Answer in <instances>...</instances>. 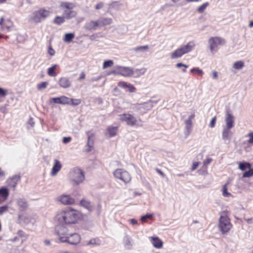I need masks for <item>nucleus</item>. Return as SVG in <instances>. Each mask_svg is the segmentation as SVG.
<instances>
[{
	"label": "nucleus",
	"instance_id": "f257e3e1",
	"mask_svg": "<svg viewBox=\"0 0 253 253\" xmlns=\"http://www.w3.org/2000/svg\"><path fill=\"white\" fill-rule=\"evenodd\" d=\"M78 218V211L71 208H67L56 213L54 220L61 225L56 227V233L60 242L67 243L71 245H76L80 242L81 238L79 234L69 232L66 227L62 226L74 224Z\"/></svg>",
	"mask_w": 253,
	"mask_h": 253
},
{
	"label": "nucleus",
	"instance_id": "f03ea898",
	"mask_svg": "<svg viewBox=\"0 0 253 253\" xmlns=\"http://www.w3.org/2000/svg\"><path fill=\"white\" fill-rule=\"evenodd\" d=\"M220 217L218 220L219 230L223 234L228 233L232 227L230 218L226 211H223L220 213Z\"/></svg>",
	"mask_w": 253,
	"mask_h": 253
},
{
	"label": "nucleus",
	"instance_id": "7ed1b4c3",
	"mask_svg": "<svg viewBox=\"0 0 253 253\" xmlns=\"http://www.w3.org/2000/svg\"><path fill=\"white\" fill-rule=\"evenodd\" d=\"M74 3L68 1H62L60 2L59 8L63 11V16L67 19L76 17L77 12L73 9L75 7Z\"/></svg>",
	"mask_w": 253,
	"mask_h": 253
},
{
	"label": "nucleus",
	"instance_id": "20e7f679",
	"mask_svg": "<svg viewBox=\"0 0 253 253\" xmlns=\"http://www.w3.org/2000/svg\"><path fill=\"white\" fill-rule=\"evenodd\" d=\"M69 178L73 185H78L84 180V172L78 168H75L70 170Z\"/></svg>",
	"mask_w": 253,
	"mask_h": 253
},
{
	"label": "nucleus",
	"instance_id": "39448f33",
	"mask_svg": "<svg viewBox=\"0 0 253 253\" xmlns=\"http://www.w3.org/2000/svg\"><path fill=\"white\" fill-rule=\"evenodd\" d=\"M194 46L195 44L193 42H190L186 44L182 45L170 53V58L171 59L180 58L184 54L192 51Z\"/></svg>",
	"mask_w": 253,
	"mask_h": 253
},
{
	"label": "nucleus",
	"instance_id": "423d86ee",
	"mask_svg": "<svg viewBox=\"0 0 253 253\" xmlns=\"http://www.w3.org/2000/svg\"><path fill=\"white\" fill-rule=\"evenodd\" d=\"M111 74L120 75L125 77H129L133 76L134 75V71L132 68L119 66H117L116 70L112 71Z\"/></svg>",
	"mask_w": 253,
	"mask_h": 253
},
{
	"label": "nucleus",
	"instance_id": "0eeeda50",
	"mask_svg": "<svg viewBox=\"0 0 253 253\" xmlns=\"http://www.w3.org/2000/svg\"><path fill=\"white\" fill-rule=\"evenodd\" d=\"M119 120L130 126H139L138 120L132 114L124 113L119 115Z\"/></svg>",
	"mask_w": 253,
	"mask_h": 253
},
{
	"label": "nucleus",
	"instance_id": "6e6552de",
	"mask_svg": "<svg viewBox=\"0 0 253 253\" xmlns=\"http://www.w3.org/2000/svg\"><path fill=\"white\" fill-rule=\"evenodd\" d=\"M113 174L115 178L121 180L126 183L129 182L131 179L130 174L122 169H116Z\"/></svg>",
	"mask_w": 253,
	"mask_h": 253
},
{
	"label": "nucleus",
	"instance_id": "1a4fd4ad",
	"mask_svg": "<svg viewBox=\"0 0 253 253\" xmlns=\"http://www.w3.org/2000/svg\"><path fill=\"white\" fill-rule=\"evenodd\" d=\"M50 13L48 10L41 9L33 13L32 19L36 23H40L47 17Z\"/></svg>",
	"mask_w": 253,
	"mask_h": 253
},
{
	"label": "nucleus",
	"instance_id": "9d476101",
	"mask_svg": "<svg viewBox=\"0 0 253 253\" xmlns=\"http://www.w3.org/2000/svg\"><path fill=\"white\" fill-rule=\"evenodd\" d=\"M225 41L223 39L219 37L211 38L209 40V43L210 45V49L212 53L216 52L217 50L218 46L219 45H222L224 44Z\"/></svg>",
	"mask_w": 253,
	"mask_h": 253
},
{
	"label": "nucleus",
	"instance_id": "9b49d317",
	"mask_svg": "<svg viewBox=\"0 0 253 253\" xmlns=\"http://www.w3.org/2000/svg\"><path fill=\"white\" fill-rule=\"evenodd\" d=\"M231 128L224 127L222 132V139L224 140L225 143L229 144L231 140L233 132L231 130Z\"/></svg>",
	"mask_w": 253,
	"mask_h": 253
},
{
	"label": "nucleus",
	"instance_id": "f8f14e48",
	"mask_svg": "<svg viewBox=\"0 0 253 253\" xmlns=\"http://www.w3.org/2000/svg\"><path fill=\"white\" fill-rule=\"evenodd\" d=\"M57 200L63 205H72L74 204V199L69 195H62L57 197Z\"/></svg>",
	"mask_w": 253,
	"mask_h": 253
},
{
	"label": "nucleus",
	"instance_id": "ddd939ff",
	"mask_svg": "<svg viewBox=\"0 0 253 253\" xmlns=\"http://www.w3.org/2000/svg\"><path fill=\"white\" fill-rule=\"evenodd\" d=\"M20 179L21 176L19 174L14 175L9 177L6 180V183L9 186L13 188V189L15 190Z\"/></svg>",
	"mask_w": 253,
	"mask_h": 253
},
{
	"label": "nucleus",
	"instance_id": "4468645a",
	"mask_svg": "<svg viewBox=\"0 0 253 253\" xmlns=\"http://www.w3.org/2000/svg\"><path fill=\"white\" fill-rule=\"evenodd\" d=\"M225 128H232L233 127L234 124V117L229 111L226 112L225 118Z\"/></svg>",
	"mask_w": 253,
	"mask_h": 253
},
{
	"label": "nucleus",
	"instance_id": "2eb2a0df",
	"mask_svg": "<svg viewBox=\"0 0 253 253\" xmlns=\"http://www.w3.org/2000/svg\"><path fill=\"white\" fill-rule=\"evenodd\" d=\"M152 102L150 101L141 104H138L136 106V109L140 110L142 113H145L147 111L150 110L153 107Z\"/></svg>",
	"mask_w": 253,
	"mask_h": 253
},
{
	"label": "nucleus",
	"instance_id": "dca6fc26",
	"mask_svg": "<svg viewBox=\"0 0 253 253\" xmlns=\"http://www.w3.org/2000/svg\"><path fill=\"white\" fill-rule=\"evenodd\" d=\"M98 27L99 26L97 20H90L85 24L84 28L87 31H92L96 30Z\"/></svg>",
	"mask_w": 253,
	"mask_h": 253
},
{
	"label": "nucleus",
	"instance_id": "f3484780",
	"mask_svg": "<svg viewBox=\"0 0 253 253\" xmlns=\"http://www.w3.org/2000/svg\"><path fill=\"white\" fill-rule=\"evenodd\" d=\"M59 85L63 88H67L71 86V82L69 79L65 77H62L59 79Z\"/></svg>",
	"mask_w": 253,
	"mask_h": 253
},
{
	"label": "nucleus",
	"instance_id": "a211bd4d",
	"mask_svg": "<svg viewBox=\"0 0 253 253\" xmlns=\"http://www.w3.org/2000/svg\"><path fill=\"white\" fill-rule=\"evenodd\" d=\"M62 168V165L60 162L57 159L54 161V164L51 171V176H55L57 173Z\"/></svg>",
	"mask_w": 253,
	"mask_h": 253
},
{
	"label": "nucleus",
	"instance_id": "6ab92c4d",
	"mask_svg": "<svg viewBox=\"0 0 253 253\" xmlns=\"http://www.w3.org/2000/svg\"><path fill=\"white\" fill-rule=\"evenodd\" d=\"M68 100L69 99L68 97L65 96H62L60 97L52 98L51 99V101H53L54 103L66 104L70 103Z\"/></svg>",
	"mask_w": 253,
	"mask_h": 253
},
{
	"label": "nucleus",
	"instance_id": "aec40b11",
	"mask_svg": "<svg viewBox=\"0 0 253 253\" xmlns=\"http://www.w3.org/2000/svg\"><path fill=\"white\" fill-rule=\"evenodd\" d=\"M151 243L155 248L161 249L163 247V242L157 237H151Z\"/></svg>",
	"mask_w": 253,
	"mask_h": 253
},
{
	"label": "nucleus",
	"instance_id": "412c9836",
	"mask_svg": "<svg viewBox=\"0 0 253 253\" xmlns=\"http://www.w3.org/2000/svg\"><path fill=\"white\" fill-rule=\"evenodd\" d=\"M97 22L99 27H103L110 24L112 22L111 18H101L98 19Z\"/></svg>",
	"mask_w": 253,
	"mask_h": 253
},
{
	"label": "nucleus",
	"instance_id": "4be33fe9",
	"mask_svg": "<svg viewBox=\"0 0 253 253\" xmlns=\"http://www.w3.org/2000/svg\"><path fill=\"white\" fill-rule=\"evenodd\" d=\"M81 205L89 211H91L93 209V206L91 202L88 200L83 199L80 202Z\"/></svg>",
	"mask_w": 253,
	"mask_h": 253
},
{
	"label": "nucleus",
	"instance_id": "5701e85b",
	"mask_svg": "<svg viewBox=\"0 0 253 253\" xmlns=\"http://www.w3.org/2000/svg\"><path fill=\"white\" fill-rule=\"evenodd\" d=\"M185 134L186 136H188L190 133L192 128V122L190 120H186L185 121Z\"/></svg>",
	"mask_w": 253,
	"mask_h": 253
},
{
	"label": "nucleus",
	"instance_id": "b1692460",
	"mask_svg": "<svg viewBox=\"0 0 253 253\" xmlns=\"http://www.w3.org/2000/svg\"><path fill=\"white\" fill-rule=\"evenodd\" d=\"M17 205L19 206L20 208L22 209H25L28 207V204L26 200L23 198H18L16 200Z\"/></svg>",
	"mask_w": 253,
	"mask_h": 253
},
{
	"label": "nucleus",
	"instance_id": "393cba45",
	"mask_svg": "<svg viewBox=\"0 0 253 253\" xmlns=\"http://www.w3.org/2000/svg\"><path fill=\"white\" fill-rule=\"evenodd\" d=\"M118 127L110 126L107 128V133L110 137H113L117 135Z\"/></svg>",
	"mask_w": 253,
	"mask_h": 253
},
{
	"label": "nucleus",
	"instance_id": "a878e982",
	"mask_svg": "<svg viewBox=\"0 0 253 253\" xmlns=\"http://www.w3.org/2000/svg\"><path fill=\"white\" fill-rule=\"evenodd\" d=\"M75 37V34L72 33H66L63 39V41L67 43H70Z\"/></svg>",
	"mask_w": 253,
	"mask_h": 253
},
{
	"label": "nucleus",
	"instance_id": "bb28decb",
	"mask_svg": "<svg viewBox=\"0 0 253 253\" xmlns=\"http://www.w3.org/2000/svg\"><path fill=\"white\" fill-rule=\"evenodd\" d=\"M57 67V65L56 64L53 65L51 67L49 68L47 70V74L49 76L51 77H55L57 75V74L55 72V70L56 69Z\"/></svg>",
	"mask_w": 253,
	"mask_h": 253
},
{
	"label": "nucleus",
	"instance_id": "cd10ccee",
	"mask_svg": "<svg viewBox=\"0 0 253 253\" xmlns=\"http://www.w3.org/2000/svg\"><path fill=\"white\" fill-rule=\"evenodd\" d=\"M134 75L133 76L135 78H138L145 74L146 71V69L144 68L137 69L136 70H134Z\"/></svg>",
	"mask_w": 253,
	"mask_h": 253
},
{
	"label": "nucleus",
	"instance_id": "c85d7f7f",
	"mask_svg": "<svg viewBox=\"0 0 253 253\" xmlns=\"http://www.w3.org/2000/svg\"><path fill=\"white\" fill-rule=\"evenodd\" d=\"M124 241L125 247L127 249H131L132 246L131 239L128 237H126L124 239Z\"/></svg>",
	"mask_w": 253,
	"mask_h": 253
},
{
	"label": "nucleus",
	"instance_id": "c756f323",
	"mask_svg": "<svg viewBox=\"0 0 253 253\" xmlns=\"http://www.w3.org/2000/svg\"><path fill=\"white\" fill-rule=\"evenodd\" d=\"M66 18L63 16H56L54 19V22L57 25H61L65 22Z\"/></svg>",
	"mask_w": 253,
	"mask_h": 253
},
{
	"label": "nucleus",
	"instance_id": "7c9ffc66",
	"mask_svg": "<svg viewBox=\"0 0 253 253\" xmlns=\"http://www.w3.org/2000/svg\"><path fill=\"white\" fill-rule=\"evenodd\" d=\"M251 165L249 163H240L239 165V169L242 170H245L247 169H250Z\"/></svg>",
	"mask_w": 253,
	"mask_h": 253
},
{
	"label": "nucleus",
	"instance_id": "2f4dec72",
	"mask_svg": "<svg viewBox=\"0 0 253 253\" xmlns=\"http://www.w3.org/2000/svg\"><path fill=\"white\" fill-rule=\"evenodd\" d=\"M222 195L225 197H229L232 196L231 194L227 191V184H225L222 187Z\"/></svg>",
	"mask_w": 253,
	"mask_h": 253
},
{
	"label": "nucleus",
	"instance_id": "473e14b6",
	"mask_svg": "<svg viewBox=\"0 0 253 253\" xmlns=\"http://www.w3.org/2000/svg\"><path fill=\"white\" fill-rule=\"evenodd\" d=\"M93 141L91 139V137L90 136H88V140L87 143V146L88 148H86V151L87 152H90L93 147Z\"/></svg>",
	"mask_w": 253,
	"mask_h": 253
},
{
	"label": "nucleus",
	"instance_id": "72a5a7b5",
	"mask_svg": "<svg viewBox=\"0 0 253 253\" xmlns=\"http://www.w3.org/2000/svg\"><path fill=\"white\" fill-rule=\"evenodd\" d=\"M48 84V83L46 82H42L37 84V87L39 90H42L46 88Z\"/></svg>",
	"mask_w": 253,
	"mask_h": 253
},
{
	"label": "nucleus",
	"instance_id": "f704fd0d",
	"mask_svg": "<svg viewBox=\"0 0 253 253\" xmlns=\"http://www.w3.org/2000/svg\"><path fill=\"white\" fill-rule=\"evenodd\" d=\"M244 66V63L241 61H237L234 63L233 68L235 69L240 70Z\"/></svg>",
	"mask_w": 253,
	"mask_h": 253
},
{
	"label": "nucleus",
	"instance_id": "c9c22d12",
	"mask_svg": "<svg viewBox=\"0 0 253 253\" xmlns=\"http://www.w3.org/2000/svg\"><path fill=\"white\" fill-rule=\"evenodd\" d=\"M153 217V214L152 213H147L144 215H143L141 217V221L142 222L144 223L146 222V220L147 219H151Z\"/></svg>",
	"mask_w": 253,
	"mask_h": 253
},
{
	"label": "nucleus",
	"instance_id": "e433bc0d",
	"mask_svg": "<svg viewBox=\"0 0 253 253\" xmlns=\"http://www.w3.org/2000/svg\"><path fill=\"white\" fill-rule=\"evenodd\" d=\"M209 3L208 2H205L203 3L197 9L198 12L200 13H202L205 10V9L209 6Z\"/></svg>",
	"mask_w": 253,
	"mask_h": 253
},
{
	"label": "nucleus",
	"instance_id": "4c0bfd02",
	"mask_svg": "<svg viewBox=\"0 0 253 253\" xmlns=\"http://www.w3.org/2000/svg\"><path fill=\"white\" fill-rule=\"evenodd\" d=\"M149 48L148 45H144V46H140L135 47L134 49V50L136 52H143L144 51L147 50Z\"/></svg>",
	"mask_w": 253,
	"mask_h": 253
},
{
	"label": "nucleus",
	"instance_id": "58836bf2",
	"mask_svg": "<svg viewBox=\"0 0 253 253\" xmlns=\"http://www.w3.org/2000/svg\"><path fill=\"white\" fill-rule=\"evenodd\" d=\"M114 64V62L111 60H107L104 62L103 64V69H105L107 68L112 66Z\"/></svg>",
	"mask_w": 253,
	"mask_h": 253
},
{
	"label": "nucleus",
	"instance_id": "ea45409f",
	"mask_svg": "<svg viewBox=\"0 0 253 253\" xmlns=\"http://www.w3.org/2000/svg\"><path fill=\"white\" fill-rule=\"evenodd\" d=\"M100 243V241L99 239L98 238L96 239H91L88 243L87 245H98Z\"/></svg>",
	"mask_w": 253,
	"mask_h": 253
},
{
	"label": "nucleus",
	"instance_id": "a19ab883",
	"mask_svg": "<svg viewBox=\"0 0 253 253\" xmlns=\"http://www.w3.org/2000/svg\"><path fill=\"white\" fill-rule=\"evenodd\" d=\"M249 170L243 173V177H249L253 175V169H249Z\"/></svg>",
	"mask_w": 253,
	"mask_h": 253
},
{
	"label": "nucleus",
	"instance_id": "79ce46f5",
	"mask_svg": "<svg viewBox=\"0 0 253 253\" xmlns=\"http://www.w3.org/2000/svg\"><path fill=\"white\" fill-rule=\"evenodd\" d=\"M129 84L127 83L126 82L121 81L118 83V86L120 87L123 88H126L128 86Z\"/></svg>",
	"mask_w": 253,
	"mask_h": 253
},
{
	"label": "nucleus",
	"instance_id": "37998d69",
	"mask_svg": "<svg viewBox=\"0 0 253 253\" xmlns=\"http://www.w3.org/2000/svg\"><path fill=\"white\" fill-rule=\"evenodd\" d=\"M47 52L50 56H53L55 54V51L52 47L51 44H49L47 47Z\"/></svg>",
	"mask_w": 253,
	"mask_h": 253
},
{
	"label": "nucleus",
	"instance_id": "c03bdc74",
	"mask_svg": "<svg viewBox=\"0 0 253 253\" xmlns=\"http://www.w3.org/2000/svg\"><path fill=\"white\" fill-rule=\"evenodd\" d=\"M8 207L6 205L0 207V215L7 211Z\"/></svg>",
	"mask_w": 253,
	"mask_h": 253
},
{
	"label": "nucleus",
	"instance_id": "a18cd8bd",
	"mask_svg": "<svg viewBox=\"0 0 253 253\" xmlns=\"http://www.w3.org/2000/svg\"><path fill=\"white\" fill-rule=\"evenodd\" d=\"M7 94V90L0 87V96L5 97Z\"/></svg>",
	"mask_w": 253,
	"mask_h": 253
},
{
	"label": "nucleus",
	"instance_id": "49530a36",
	"mask_svg": "<svg viewBox=\"0 0 253 253\" xmlns=\"http://www.w3.org/2000/svg\"><path fill=\"white\" fill-rule=\"evenodd\" d=\"M191 72H196L198 73L199 75H202L203 74V72L202 70L198 68H194L191 70Z\"/></svg>",
	"mask_w": 253,
	"mask_h": 253
},
{
	"label": "nucleus",
	"instance_id": "de8ad7c7",
	"mask_svg": "<svg viewBox=\"0 0 253 253\" xmlns=\"http://www.w3.org/2000/svg\"><path fill=\"white\" fill-rule=\"evenodd\" d=\"M247 136H250V139L248 140L249 143L253 144V132L249 133Z\"/></svg>",
	"mask_w": 253,
	"mask_h": 253
},
{
	"label": "nucleus",
	"instance_id": "09e8293b",
	"mask_svg": "<svg viewBox=\"0 0 253 253\" xmlns=\"http://www.w3.org/2000/svg\"><path fill=\"white\" fill-rule=\"evenodd\" d=\"M127 88L128 89V91L129 92L132 93L135 92V87L131 84H129L128 85V86L127 87Z\"/></svg>",
	"mask_w": 253,
	"mask_h": 253
},
{
	"label": "nucleus",
	"instance_id": "8fccbe9b",
	"mask_svg": "<svg viewBox=\"0 0 253 253\" xmlns=\"http://www.w3.org/2000/svg\"><path fill=\"white\" fill-rule=\"evenodd\" d=\"M71 101H72V103L71 104L72 105H79V104H80L81 103V100L80 99H71Z\"/></svg>",
	"mask_w": 253,
	"mask_h": 253
},
{
	"label": "nucleus",
	"instance_id": "3c124183",
	"mask_svg": "<svg viewBox=\"0 0 253 253\" xmlns=\"http://www.w3.org/2000/svg\"><path fill=\"white\" fill-rule=\"evenodd\" d=\"M215 122H216V117H214L212 119V120L210 123V126L211 128L214 127L215 125Z\"/></svg>",
	"mask_w": 253,
	"mask_h": 253
},
{
	"label": "nucleus",
	"instance_id": "603ef678",
	"mask_svg": "<svg viewBox=\"0 0 253 253\" xmlns=\"http://www.w3.org/2000/svg\"><path fill=\"white\" fill-rule=\"evenodd\" d=\"M103 6L104 3L103 2H99L95 5V8L97 10H98L103 8Z\"/></svg>",
	"mask_w": 253,
	"mask_h": 253
},
{
	"label": "nucleus",
	"instance_id": "864d4df0",
	"mask_svg": "<svg viewBox=\"0 0 253 253\" xmlns=\"http://www.w3.org/2000/svg\"><path fill=\"white\" fill-rule=\"evenodd\" d=\"M176 67L177 68H180L182 67H183L185 68H187L188 67V65H187L186 64H184L182 63H178L176 64Z\"/></svg>",
	"mask_w": 253,
	"mask_h": 253
},
{
	"label": "nucleus",
	"instance_id": "5fc2aeb1",
	"mask_svg": "<svg viewBox=\"0 0 253 253\" xmlns=\"http://www.w3.org/2000/svg\"><path fill=\"white\" fill-rule=\"evenodd\" d=\"M71 140V137H64L63 138V142L64 143H67L70 142Z\"/></svg>",
	"mask_w": 253,
	"mask_h": 253
},
{
	"label": "nucleus",
	"instance_id": "6e6d98bb",
	"mask_svg": "<svg viewBox=\"0 0 253 253\" xmlns=\"http://www.w3.org/2000/svg\"><path fill=\"white\" fill-rule=\"evenodd\" d=\"M212 161V159L211 158H207L206 160H205L204 162V165H208L209 164H210L211 161Z\"/></svg>",
	"mask_w": 253,
	"mask_h": 253
},
{
	"label": "nucleus",
	"instance_id": "4d7b16f0",
	"mask_svg": "<svg viewBox=\"0 0 253 253\" xmlns=\"http://www.w3.org/2000/svg\"><path fill=\"white\" fill-rule=\"evenodd\" d=\"M199 165V162H195L193 164V165L191 168L192 170H194L197 169V168L198 167Z\"/></svg>",
	"mask_w": 253,
	"mask_h": 253
},
{
	"label": "nucleus",
	"instance_id": "13d9d810",
	"mask_svg": "<svg viewBox=\"0 0 253 253\" xmlns=\"http://www.w3.org/2000/svg\"><path fill=\"white\" fill-rule=\"evenodd\" d=\"M212 76L213 79H217L218 78V73L216 71H213L212 73Z\"/></svg>",
	"mask_w": 253,
	"mask_h": 253
},
{
	"label": "nucleus",
	"instance_id": "bf43d9fd",
	"mask_svg": "<svg viewBox=\"0 0 253 253\" xmlns=\"http://www.w3.org/2000/svg\"><path fill=\"white\" fill-rule=\"evenodd\" d=\"M129 222L132 225H136L138 224L137 221L133 218L130 219Z\"/></svg>",
	"mask_w": 253,
	"mask_h": 253
},
{
	"label": "nucleus",
	"instance_id": "052dcab7",
	"mask_svg": "<svg viewBox=\"0 0 253 253\" xmlns=\"http://www.w3.org/2000/svg\"><path fill=\"white\" fill-rule=\"evenodd\" d=\"M85 74L84 73V72H82L81 74L80 77L78 80L79 81L84 80L85 79Z\"/></svg>",
	"mask_w": 253,
	"mask_h": 253
},
{
	"label": "nucleus",
	"instance_id": "680f3d73",
	"mask_svg": "<svg viewBox=\"0 0 253 253\" xmlns=\"http://www.w3.org/2000/svg\"><path fill=\"white\" fill-rule=\"evenodd\" d=\"M101 78V76H99L96 78H92L90 81L91 82H95V81H97L98 80H99Z\"/></svg>",
	"mask_w": 253,
	"mask_h": 253
},
{
	"label": "nucleus",
	"instance_id": "e2e57ef3",
	"mask_svg": "<svg viewBox=\"0 0 253 253\" xmlns=\"http://www.w3.org/2000/svg\"><path fill=\"white\" fill-rule=\"evenodd\" d=\"M29 124L32 126H33L34 125V122L33 120V119L32 118H30L29 120V122H28Z\"/></svg>",
	"mask_w": 253,
	"mask_h": 253
},
{
	"label": "nucleus",
	"instance_id": "0e129e2a",
	"mask_svg": "<svg viewBox=\"0 0 253 253\" xmlns=\"http://www.w3.org/2000/svg\"><path fill=\"white\" fill-rule=\"evenodd\" d=\"M156 171H157V172L158 173L161 174L163 177H164L165 176L164 172L162 171H161L160 169H156Z\"/></svg>",
	"mask_w": 253,
	"mask_h": 253
},
{
	"label": "nucleus",
	"instance_id": "69168bd1",
	"mask_svg": "<svg viewBox=\"0 0 253 253\" xmlns=\"http://www.w3.org/2000/svg\"><path fill=\"white\" fill-rule=\"evenodd\" d=\"M44 244L46 246H49L50 245V242L49 240H45L44 241Z\"/></svg>",
	"mask_w": 253,
	"mask_h": 253
},
{
	"label": "nucleus",
	"instance_id": "338daca9",
	"mask_svg": "<svg viewBox=\"0 0 253 253\" xmlns=\"http://www.w3.org/2000/svg\"><path fill=\"white\" fill-rule=\"evenodd\" d=\"M245 220L247 222V223H249V224L253 223V218H252L246 219Z\"/></svg>",
	"mask_w": 253,
	"mask_h": 253
},
{
	"label": "nucleus",
	"instance_id": "774afa93",
	"mask_svg": "<svg viewBox=\"0 0 253 253\" xmlns=\"http://www.w3.org/2000/svg\"><path fill=\"white\" fill-rule=\"evenodd\" d=\"M96 37H97L96 35L93 34V35H92L91 36H90V39L92 41L94 40Z\"/></svg>",
	"mask_w": 253,
	"mask_h": 253
}]
</instances>
